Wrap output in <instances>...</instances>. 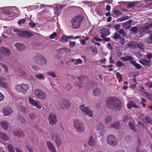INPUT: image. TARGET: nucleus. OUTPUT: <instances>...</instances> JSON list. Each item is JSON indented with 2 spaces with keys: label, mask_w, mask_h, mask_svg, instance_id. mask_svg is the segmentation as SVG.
Instances as JSON below:
<instances>
[{
  "label": "nucleus",
  "mask_w": 152,
  "mask_h": 152,
  "mask_svg": "<svg viewBox=\"0 0 152 152\" xmlns=\"http://www.w3.org/2000/svg\"><path fill=\"white\" fill-rule=\"evenodd\" d=\"M101 91L100 89L97 88L93 91V95L95 96H98L101 93Z\"/></svg>",
  "instance_id": "30"
},
{
  "label": "nucleus",
  "mask_w": 152,
  "mask_h": 152,
  "mask_svg": "<svg viewBox=\"0 0 152 152\" xmlns=\"http://www.w3.org/2000/svg\"><path fill=\"white\" fill-rule=\"evenodd\" d=\"M47 74L48 75H49L53 77H56V74L55 72H54L49 71L47 72Z\"/></svg>",
  "instance_id": "48"
},
{
  "label": "nucleus",
  "mask_w": 152,
  "mask_h": 152,
  "mask_svg": "<svg viewBox=\"0 0 152 152\" xmlns=\"http://www.w3.org/2000/svg\"><path fill=\"white\" fill-rule=\"evenodd\" d=\"M17 119L19 122L23 124H25L26 122L25 119L21 115H19L17 118Z\"/></svg>",
  "instance_id": "25"
},
{
  "label": "nucleus",
  "mask_w": 152,
  "mask_h": 152,
  "mask_svg": "<svg viewBox=\"0 0 152 152\" xmlns=\"http://www.w3.org/2000/svg\"><path fill=\"white\" fill-rule=\"evenodd\" d=\"M139 31L141 34L143 35L146 32V31L145 30L143 27L140 29Z\"/></svg>",
  "instance_id": "62"
},
{
  "label": "nucleus",
  "mask_w": 152,
  "mask_h": 152,
  "mask_svg": "<svg viewBox=\"0 0 152 152\" xmlns=\"http://www.w3.org/2000/svg\"><path fill=\"white\" fill-rule=\"evenodd\" d=\"M112 117L111 116H107L106 118L105 122L106 124H108L111 123L112 121Z\"/></svg>",
  "instance_id": "36"
},
{
  "label": "nucleus",
  "mask_w": 152,
  "mask_h": 152,
  "mask_svg": "<svg viewBox=\"0 0 152 152\" xmlns=\"http://www.w3.org/2000/svg\"><path fill=\"white\" fill-rule=\"evenodd\" d=\"M135 7V5L134 2H129L128 4L126 5V7L129 8H133Z\"/></svg>",
  "instance_id": "45"
},
{
  "label": "nucleus",
  "mask_w": 152,
  "mask_h": 152,
  "mask_svg": "<svg viewBox=\"0 0 152 152\" xmlns=\"http://www.w3.org/2000/svg\"><path fill=\"white\" fill-rule=\"evenodd\" d=\"M29 88L28 85L26 84H21L16 86L15 89L18 93L25 94Z\"/></svg>",
  "instance_id": "3"
},
{
  "label": "nucleus",
  "mask_w": 152,
  "mask_h": 152,
  "mask_svg": "<svg viewBox=\"0 0 152 152\" xmlns=\"http://www.w3.org/2000/svg\"><path fill=\"white\" fill-rule=\"evenodd\" d=\"M105 104L106 106L110 110L116 111L120 109L122 103L121 100L117 98L109 96L106 99Z\"/></svg>",
  "instance_id": "1"
},
{
  "label": "nucleus",
  "mask_w": 152,
  "mask_h": 152,
  "mask_svg": "<svg viewBox=\"0 0 152 152\" xmlns=\"http://www.w3.org/2000/svg\"><path fill=\"white\" fill-rule=\"evenodd\" d=\"M33 59L34 62L39 65H45L47 63V59L40 54H37L35 56Z\"/></svg>",
  "instance_id": "2"
},
{
  "label": "nucleus",
  "mask_w": 152,
  "mask_h": 152,
  "mask_svg": "<svg viewBox=\"0 0 152 152\" xmlns=\"http://www.w3.org/2000/svg\"><path fill=\"white\" fill-rule=\"evenodd\" d=\"M136 42L132 41L131 42L129 43L128 44V46L129 48H136Z\"/></svg>",
  "instance_id": "34"
},
{
  "label": "nucleus",
  "mask_w": 152,
  "mask_h": 152,
  "mask_svg": "<svg viewBox=\"0 0 152 152\" xmlns=\"http://www.w3.org/2000/svg\"><path fill=\"white\" fill-rule=\"evenodd\" d=\"M130 30L133 33L136 34L138 32V27L136 26L133 27L131 28Z\"/></svg>",
  "instance_id": "43"
},
{
  "label": "nucleus",
  "mask_w": 152,
  "mask_h": 152,
  "mask_svg": "<svg viewBox=\"0 0 152 152\" xmlns=\"http://www.w3.org/2000/svg\"><path fill=\"white\" fill-rule=\"evenodd\" d=\"M139 62L144 66H151V61L146 59L140 60Z\"/></svg>",
  "instance_id": "19"
},
{
  "label": "nucleus",
  "mask_w": 152,
  "mask_h": 152,
  "mask_svg": "<svg viewBox=\"0 0 152 152\" xmlns=\"http://www.w3.org/2000/svg\"><path fill=\"white\" fill-rule=\"evenodd\" d=\"M131 63L137 69H139L142 67V65L138 63H137L135 61H132L131 62Z\"/></svg>",
  "instance_id": "28"
},
{
  "label": "nucleus",
  "mask_w": 152,
  "mask_h": 152,
  "mask_svg": "<svg viewBox=\"0 0 152 152\" xmlns=\"http://www.w3.org/2000/svg\"><path fill=\"white\" fill-rule=\"evenodd\" d=\"M8 84L6 82L5 79L0 76V86L4 88H7Z\"/></svg>",
  "instance_id": "17"
},
{
  "label": "nucleus",
  "mask_w": 152,
  "mask_h": 152,
  "mask_svg": "<svg viewBox=\"0 0 152 152\" xmlns=\"http://www.w3.org/2000/svg\"><path fill=\"white\" fill-rule=\"evenodd\" d=\"M101 35L100 36L101 37H105L106 36L109 35L110 33L109 30L106 28H104L101 29Z\"/></svg>",
  "instance_id": "15"
},
{
  "label": "nucleus",
  "mask_w": 152,
  "mask_h": 152,
  "mask_svg": "<svg viewBox=\"0 0 152 152\" xmlns=\"http://www.w3.org/2000/svg\"><path fill=\"white\" fill-rule=\"evenodd\" d=\"M111 127L114 128L119 129L120 128V124L118 122H115L111 125Z\"/></svg>",
  "instance_id": "40"
},
{
  "label": "nucleus",
  "mask_w": 152,
  "mask_h": 152,
  "mask_svg": "<svg viewBox=\"0 0 152 152\" xmlns=\"http://www.w3.org/2000/svg\"><path fill=\"white\" fill-rule=\"evenodd\" d=\"M118 33L120 34H122L123 35V37H124V35L125 34V33L124 30L122 29H120L118 31Z\"/></svg>",
  "instance_id": "61"
},
{
  "label": "nucleus",
  "mask_w": 152,
  "mask_h": 152,
  "mask_svg": "<svg viewBox=\"0 0 152 152\" xmlns=\"http://www.w3.org/2000/svg\"><path fill=\"white\" fill-rule=\"evenodd\" d=\"M80 109L85 115H88L91 117H92V112L90 110L89 107H86L83 104L80 106Z\"/></svg>",
  "instance_id": "7"
},
{
  "label": "nucleus",
  "mask_w": 152,
  "mask_h": 152,
  "mask_svg": "<svg viewBox=\"0 0 152 152\" xmlns=\"http://www.w3.org/2000/svg\"><path fill=\"white\" fill-rule=\"evenodd\" d=\"M82 63V60L80 59H78L76 60L74 63L75 65H78L79 64H81Z\"/></svg>",
  "instance_id": "52"
},
{
  "label": "nucleus",
  "mask_w": 152,
  "mask_h": 152,
  "mask_svg": "<svg viewBox=\"0 0 152 152\" xmlns=\"http://www.w3.org/2000/svg\"><path fill=\"white\" fill-rule=\"evenodd\" d=\"M47 145L49 150L51 152H56V149L53 144L50 141L47 142Z\"/></svg>",
  "instance_id": "16"
},
{
  "label": "nucleus",
  "mask_w": 152,
  "mask_h": 152,
  "mask_svg": "<svg viewBox=\"0 0 152 152\" xmlns=\"http://www.w3.org/2000/svg\"><path fill=\"white\" fill-rule=\"evenodd\" d=\"M121 28V26L119 24H117L115 25L114 28L116 31H118Z\"/></svg>",
  "instance_id": "63"
},
{
  "label": "nucleus",
  "mask_w": 152,
  "mask_h": 152,
  "mask_svg": "<svg viewBox=\"0 0 152 152\" xmlns=\"http://www.w3.org/2000/svg\"><path fill=\"white\" fill-rule=\"evenodd\" d=\"M119 39L120 40V42L122 45H123L126 43L125 40L124 38L121 37Z\"/></svg>",
  "instance_id": "53"
},
{
  "label": "nucleus",
  "mask_w": 152,
  "mask_h": 152,
  "mask_svg": "<svg viewBox=\"0 0 152 152\" xmlns=\"http://www.w3.org/2000/svg\"><path fill=\"white\" fill-rule=\"evenodd\" d=\"M146 85L148 87V88H150L152 87V83L151 81L146 83Z\"/></svg>",
  "instance_id": "56"
},
{
  "label": "nucleus",
  "mask_w": 152,
  "mask_h": 152,
  "mask_svg": "<svg viewBox=\"0 0 152 152\" xmlns=\"http://www.w3.org/2000/svg\"><path fill=\"white\" fill-rule=\"evenodd\" d=\"M17 35L22 37L28 38L33 36V34L28 31H26L19 32L17 33Z\"/></svg>",
  "instance_id": "9"
},
{
  "label": "nucleus",
  "mask_w": 152,
  "mask_h": 152,
  "mask_svg": "<svg viewBox=\"0 0 152 152\" xmlns=\"http://www.w3.org/2000/svg\"><path fill=\"white\" fill-rule=\"evenodd\" d=\"M120 59H122L124 61H130V63L132 61H133V58L132 57L130 56H127L125 57L121 58Z\"/></svg>",
  "instance_id": "24"
},
{
  "label": "nucleus",
  "mask_w": 152,
  "mask_h": 152,
  "mask_svg": "<svg viewBox=\"0 0 152 152\" xmlns=\"http://www.w3.org/2000/svg\"><path fill=\"white\" fill-rule=\"evenodd\" d=\"M1 127L4 129H8L9 124L7 122L5 121H3L0 123Z\"/></svg>",
  "instance_id": "31"
},
{
  "label": "nucleus",
  "mask_w": 152,
  "mask_h": 152,
  "mask_svg": "<svg viewBox=\"0 0 152 152\" xmlns=\"http://www.w3.org/2000/svg\"><path fill=\"white\" fill-rule=\"evenodd\" d=\"M15 46L18 50L21 51L25 48V45L22 43H16L15 44Z\"/></svg>",
  "instance_id": "21"
},
{
  "label": "nucleus",
  "mask_w": 152,
  "mask_h": 152,
  "mask_svg": "<svg viewBox=\"0 0 152 152\" xmlns=\"http://www.w3.org/2000/svg\"><path fill=\"white\" fill-rule=\"evenodd\" d=\"M61 41L63 42H66L68 40V36H64L61 37Z\"/></svg>",
  "instance_id": "47"
},
{
  "label": "nucleus",
  "mask_w": 152,
  "mask_h": 152,
  "mask_svg": "<svg viewBox=\"0 0 152 152\" xmlns=\"http://www.w3.org/2000/svg\"><path fill=\"white\" fill-rule=\"evenodd\" d=\"M73 123L74 126L78 132H83L84 131V125L81 122L76 119L73 121Z\"/></svg>",
  "instance_id": "6"
},
{
  "label": "nucleus",
  "mask_w": 152,
  "mask_h": 152,
  "mask_svg": "<svg viewBox=\"0 0 152 152\" xmlns=\"http://www.w3.org/2000/svg\"><path fill=\"white\" fill-rule=\"evenodd\" d=\"M34 94L40 99L45 100L46 99V95L45 92L38 88L36 89L34 91Z\"/></svg>",
  "instance_id": "5"
},
{
  "label": "nucleus",
  "mask_w": 152,
  "mask_h": 152,
  "mask_svg": "<svg viewBox=\"0 0 152 152\" xmlns=\"http://www.w3.org/2000/svg\"><path fill=\"white\" fill-rule=\"evenodd\" d=\"M48 120L49 124L51 125L55 124L57 122V117L56 115L53 113L50 114L48 117Z\"/></svg>",
  "instance_id": "11"
},
{
  "label": "nucleus",
  "mask_w": 152,
  "mask_h": 152,
  "mask_svg": "<svg viewBox=\"0 0 152 152\" xmlns=\"http://www.w3.org/2000/svg\"><path fill=\"white\" fill-rule=\"evenodd\" d=\"M97 130L99 131L100 135H102L104 132V125L102 124L99 123L97 125Z\"/></svg>",
  "instance_id": "18"
},
{
  "label": "nucleus",
  "mask_w": 152,
  "mask_h": 152,
  "mask_svg": "<svg viewBox=\"0 0 152 152\" xmlns=\"http://www.w3.org/2000/svg\"><path fill=\"white\" fill-rule=\"evenodd\" d=\"M142 92L145 93V96L147 99H148L150 101L152 100V96L151 94L148 91H146L145 92L144 91H142Z\"/></svg>",
  "instance_id": "27"
},
{
  "label": "nucleus",
  "mask_w": 152,
  "mask_h": 152,
  "mask_svg": "<svg viewBox=\"0 0 152 152\" xmlns=\"http://www.w3.org/2000/svg\"><path fill=\"white\" fill-rule=\"evenodd\" d=\"M29 117L31 119L32 121L34 120L35 118L37 117L36 115L33 113H30L29 114Z\"/></svg>",
  "instance_id": "42"
},
{
  "label": "nucleus",
  "mask_w": 152,
  "mask_h": 152,
  "mask_svg": "<svg viewBox=\"0 0 152 152\" xmlns=\"http://www.w3.org/2000/svg\"><path fill=\"white\" fill-rule=\"evenodd\" d=\"M124 66L125 64H124L121 62L120 61H118L116 63V66L118 67H121L122 66Z\"/></svg>",
  "instance_id": "57"
},
{
  "label": "nucleus",
  "mask_w": 152,
  "mask_h": 152,
  "mask_svg": "<svg viewBox=\"0 0 152 152\" xmlns=\"http://www.w3.org/2000/svg\"><path fill=\"white\" fill-rule=\"evenodd\" d=\"M67 49V48H61L60 49H59L58 50V52L60 53H63L64 52H66V50Z\"/></svg>",
  "instance_id": "55"
},
{
  "label": "nucleus",
  "mask_w": 152,
  "mask_h": 152,
  "mask_svg": "<svg viewBox=\"0 0 152 152\" xmlns=\"http://www.w3.org/2000/svg\"><path fill=\"white\" fill-rule=\"evenodd\" d=\"M141 145V142L140 138L139 137H138V140L136 142V145L137 147V150L140 147Z\"/></svg>",
  "instance_id": "44"
},
{
  "label": "nucleus",
  "mask_w": 152,
  "mask_h": 152,
  "mask_svg": "<svg viewBox=\"0 0 152 152\" xmlns=\"http://www.w3.org/2000/svg\"><path fill=\"white\" fill-rule=\"evenodd\" d=\"M147 42L149 44H152V34L151 35L150 37H148Z\"/></svg>",
  "instance_id": "54"
},
{
  "label": "nucleus",
  "mask_w": 152,
  "mask_h": 152,
  "mask_svg": "<svg viewBox=\"0 0 152 152\" xmlns=\"http://www.w3.org/2000/svg\"><path fill=\"white\" fill-rule=\"evenodd\" d=\"M62 102L64 107L66 108L69 109L71 105V102L70 101L66 99H63Z\"/></svg>",
  "instance_id": "20"
},
{
  "label": "nucleus",
  "mask_w": 152,
  "mask_h": 152,
  "mask_svg": "<svg viewBox=\"0 0 152 152\" xmlns=\"http://www.w3.org/2000/svg\"><path fill=\"white\" fill-rule=\"evenodd\" d=\"M129 128L134 132H137V129L135 127L134 123L132 121L129 122L128 124Z\"/></svg>",
  "instance_id": "26"
},
{
  "label": "nucleus",
  "mask_w": 152,
  "mask_h": 152,
  "mask_svg": "<svg viewBox=\"0 0 152 152\" xmlns=\"http://www.w3.org/2000/svg\"><path fill=\"white\" fill-rule=\"evenodd\" d=\"M7 148L9 152H15L14 147L12 145L10 144H8Z\"/></svg>",
  "instance_id": "37"
},
{
  "label": "nucleus",
  "mask_w": 152,
  "mask_h": 152,
  "mask_svg": "<svg viewBox=\"0 0 152 152\" xmlns=\"http://www.w3.org/2000/svg\"><path fill=\"white\" fill-rule=\"evenodd\" d=\"M0 54L4 56H9L11 54V52L9 49L4 47L0 48Z\"/></svg>",
  "instance_id": "12"
},
{
  "label": "nucleus",
  "mask_w": 152,
  "mask_h": 152,
  "mask_svg": "<svg viewBox=\"0 0 152 152\" xmlns=\"http://www.w3.org/2000/svg\"><path fill=\"white\" fill-rule=\"evenodd\" d=\"M35 77L39 80H44L45 77L43 74L40 73L37 74L35 75Z\"/></svg>",
  "instance_id": "33"
},
{
  "label": "nucleus",
  "mask_w": 152,
  "mask_h": 152,
  "mask_svg": "<svg viewBox=\"0 0 152 152\" xmlns=\"http://www.w3.org/2000/svg\"><path fill=\"white\" fill-rule=\"evenodd\" d=\"M26 147L29 152H34L33 151V148L30 146H29L28 145H27Z\"/></svg>",
  "instance_id": "59"
},
{
  "label": "nucleus",
  "mask_w": 152,
  "mask_h": 152,
  "mask_svg": "<svg viewBox=\"0 0 152 152\" xmlns=\"http://www.w3.org/2000/svg\"><path fill=\"white\" fill-rule=\"evenodd\" d=\"M83 20L82 16H78L75 17L72 20V28L76 29L78 28L80 26V22Z\"/></svg>",
  "instance_id": "4"
},
{
  "label": "nucleus",
  "mask_w": 152,
  "mask_h": 152,
  "mask_svg": "<svg viewBox=\"0 0 152 152\" xmlns=\"http://www.w3.org/2000/svg\"><path fill=\"white\" fill-rule=\"evenodd\" d=\"M28 101L30 104L32 106L36 107L38 109H40L42 108L41 104L40 103L38 102L37 101L34 100L31 96L28 97Z\"/></svg>",
  "instance_id": "10"
},
{
  "label": "nucleus",
  "mask_w": 152,
  "mask_h": 152,
  "mask_svg": "<svg viewBox=\"0 0 152 152\" xmlns=\"http://www.w3.org/2000/svg\"><path fill=\"white\" fill-rule=\"evenodd\" d=\"M2 112L4 116H9L12 114L13 110L11 108L7 107L3 109Z\"/></svg>",
  "instance_id": "13"
},
{
  "label": "nucleus",
  "mask_w": 152,
  "mask_h": 152,
  "mask_svg": "<svg viewBox=\"0 0 152 152\" xmlns=\"http://www.w3.org/2000/svg\"><path fill=\"white\" fill-rule=\"evenodd\" d=\"M17 72L18 73L23 75H25L26 74L25 71L21 68L18 69Z\"/></svg>",
  "instance_id": "49"
},
{
  "label": "nucleus",
  "mask_w": 152,
  "mask_h": 152,
  "mask_svg": "<svg viewBox=\"0 0 152 152\" xmlns=\"http://www.w3.org/2000/svg\"><path fill=\"white\" fill-rule=\"evenodd\" d=\"M127 107L128 109H129L132 107L135 108H139L140 107L139 106L136 104H134L132 101H130L127 104Z\"/></svg>",
  "instance_id": "22"
},
{
  "label": "nucleus",
  "mask_w": 152,
  "mask_h": 152,
  "mask_svg": "<svg viewBox=\"0 0 152 152\" xmlns=\"http://www.w3.org/2000/svg\"><path fill=\"white\" fill-rule=\"evenodd\" d=\"M88 144L89 146L92 147H94L95 145V142L92 136L90 137L88 142Z\"/></svg>",
  "instance_id": "23"
},
{
  "label": "nucleus",
  "mask_w": 152,
  "mask_h": 152,
  "mask_svg": "<svg viewBox=\"0 0 152 152\" xmlns=\"http://www.w3.org/2000/svg\"><path fill=\"white\" fill-rule=\"evenodd\" d=\"M3 12L5 15H10L13 13V11L8 9H5L3 11Z\"/></svg>",
  "instance_id": "41"
},
{
  "label": "nucleus",
  "mask_w": 152,
  "mask_h": 152,
  "mask_svg": "<svg viewBox=\"0 0 152 152\" xmlns=\"http://www.w3.org/2000/svg\"><path fill=\"white\" fill-rule=\"evenodd\" d=\"M108 143L111 146H114L116 145L118 142L115 136L113 135H110L107 137Z\"/></svg>",
  "instance_id": "8"
},
{
  "label": "nucleus",
  "mask_w": 152,
  "mask_h": 152,
  "mask_svg": "<svg viewBox=\"0 0 152 152\" xmlns=\"http://www.w3.org/2000/svg\"><path fill=\"white\" fill-rule=\"evenodd\" d=\"M29 24L31 28H34L36 26V24L33 22L29 23Z\"/></svg>",
  "instance_id": "64"
},
{
  "label": "nucleus",
  "mask_w": 152,
  "mask_h": 152,
  "mask_svg": "<svg viewBox=\"0 0 152 152\" xmlns=\"http://www.w3.org/2000/svg\"><path fill=\"white\" fill-rule=\"evenodd\" d=\"M13 132L14 135L18 137H23L25 136L23 131L19 129H16Z\"/></svg>",
  "instance_id": "14"
},
{
  "label": "nucleus",
  "mask_w": 152,
  "mask_h": 152,
  "mask_svg": "<svg viewBox=\"0 0 152 152\" xmlns=\"http://www.w3.org/2000/svg\"><path fill=\"white\" fill-rule=\"evenodd\" d=\"M145 122L151 124H152V119L149 116H146L145 117Z\"/></svg>",
  "instance_id": "35"
},
{
  "label": "nucleus",
  "mask_w": 152,
  "mask_h": 152,
  "mask_svg": "<svg viewBox=\"0 0 152 152\" xmlns=\"http://www.w3.org/2000/svg\"><path fill=\"white\" fill-rule=\"evenodd\" d=\"M132 137L130 135H127L124 137L125 141L126 142H130L132 140Z\"/></svg>",
  "instance_id": "38"
},
{
  "label": "nucleus",
  "mask_w": 152,
  "mask_h": 152,
  "mask_svg": "<svg viewBox=\"0 0 152 152\" xmlns=\"http://www.w3.org/2000/svg\"><path fill=\"white\" fill-rule=\"evenodd\" d=\"M56 142L58 147L59 148L61 144V139L58 136L55 139Z\"/></svg>",
  "instance_id": "29"
},
{
  "label": "nucleus",
  "mask_w": 152,
  "mask_h": 152,
  "mask_svg": "<svg viewBox=\"0 0 152 152\" xmlns=\"http://www.w3.org/2000/svg\"><path fill=\"white\" fill-rule=\"evenodd\" d=\"M0 137L3 140H6L9 139L8 136L3 132L0 133Z\"/></svg>",
  "instance_id": "32"
},
{
  "label": "nucleus",
  "mask_w": 152,
  "mask_h": 152,
  "mask_svg": "<svg viewBox=\"0 0 152 152\" xmlns=\"http://www.w3.org/2000/svg\"><path fill=\"white\" fill-rule=\"evenodd\" d=\"M136 48H138L140 49L143 50L144 46L143 44L141 42H139L137 43L136 42Z\"/></svg>",
  "instance_id": "39"
},
{
  "label": "nucleus",
  "mask_w": 152,
  "mask_h": 152,
  "mask_svg": "<svg viewBox=\"0 0 152 152\" xmlns=\"http://www.w3.org/2000/svg\"><path fill=\"white\" fill-rule=\"evenodd\" d=\"M21 109L23 113H27V111H26V109L24 106H21Z\"/></svg>",
  "instance_id": "60"
},
{
  "label": "nucleus",
  "mask_w": 152,
  "mask_h": 152,
  "mask_svg": "<svg viewBox=\"0 0 152 152\" xmlns=\"http://www.w3.org/2000/svg\"><path fill=\"white\" fill-rule=\"evenodd\" d=\"M121 36L117 33H115L114 34V35L112 38L114 39H120L121 38Z\"/></svg>",
  "instance_id": "46"
},
{
  "label": "nucleus",
  "mask_w": 152,
  "mask_h": 152,
  "mask_svg": "<svg viewBox=\"0 0 152 152\" xmlns=\"http://www.w3.org/2000/svg\"><path fill=\"white\" fill-rule=\"evenodd\" d=\"M1 66L5 69L6 72H7L8 71V67L5 64H1Z\"/></svg>",
  "instance_id": "58"
},
{
  "label": "nucleus",
  "mask_w": 152,
  "mask_h": 152,
  "mask_svg": "<svg viewBox=\"0 0 152 152\" xmlns=\"http://www.w3.org/2000/svg\"><path fill=\"white\" fill-rule=\"evenodd\" d=\"M57 35V33L56 32H53L49 36V38L51 39H53Z\"/></svg>",
  "instance_id": "50"
},
{
  "label": "nucleus",
  "mask_w": 152,
  "mask_h": 152,
  "mask_svg": "<svg viewBox=\"0 0 152 152\" xmlns=\"http://www.w3.org/2000/svg\"><path fill=\"white\" fill-rule=\"evenodd\" d=\"M129 119V117L126 115H124L123 117V120L125 122L127 121Z\"/></svg>",
  "instance_id": "51"
}]
</instances>
